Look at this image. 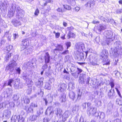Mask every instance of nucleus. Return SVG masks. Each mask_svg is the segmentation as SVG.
Instances as JSON below:
<instances>
[{
	"instance_id": "f257e3e1",
	"label": "nucleus",
	"mask_w": 122,
	"mask_h": 122,
	"mask_svg": "<svg viewBox=\"0 0 122 122\" xmlns=\"http://www.w3.org/2000/svg\"><path fill=\"white\" fill-rule=\"evenodd\" d=\"M108 54L107 51L106 50H103L101 53L100 57L102 60L104 65H108L110 64V61L108 58Z\"/></svg>"
},
{
	"instance_id": "f03ea898",
	"label": "nucleus",
	"mask_w": 122,
	"mask_h": 122,
	"mask_svg": "<svg viewBox=\"0 0 122 122\" xmlns=\"http://www.w3.org/2000/svg\"><path fill=\"white\" fill-rule=\"evenodd\" d=\"M104 34L107 38L106 42L108 45L115 39V34H113V33L110 31H105L104 32Z\"/></svg>"
},
{
	"instance_id": "7ed1b4c3",
	"label": "nucleus",
	"mask_w": 122,
	"mask_h": 122,
	"mask_svg": "<svg viewBox=\"0 0 122 122\" xmlns=\"http://www.w3.org/2000/svg\"><path fill=\"white\" fill-rule=\"evenodd\" d=\"M28 43V41L27 39H24L22 40L20 45L21 51L24 50L27 47V45Z\"/></svg>"
},
{
	"instance_id": "20e7f679",
	"label": "nucleus",
	"mask_w": 122,
	"mask_h": 122,
	"mask_svg": "<svg viewBox=\"0 0 122 122\" xmlns=\"http://www.w3.org/2000/svg\"><path fill=\"white\" fill-rule=\"evenodd\" d=\"M88 61H89L90 62V64L93 66H99V64L97 63V60L96 58L94 57L91 58L89 57L88 58Z\"/></svg>"
},
{
	"instance_id": "39448f33",
	"label": "nucleus",
	"mask_w": 122,
	"mask_h": 122,
	"mask_svg": "<svg viewBox=\"0 0 122 122\" xmlns=\"http://www.w3.org/2000/svg\"><path fill=\"white\" fill-rule=\"evenodd\" d=\"M44 80V78L41 77L39 78L38 80L35 83V85L38 87H42L43 85V81Z\"/></svg>"
},
{
	"instance_id": "423d86ee",
	"label": "nucleus",
	"mask_w": 122,
	"mask_h": 122,
	"mask_svg": "<svg viewBox=\"0 0 122 122\" xmlns=\"http://www.w3.org/2000/svg\"><path fill=\"white\" fill-rule=\"evenodd\" d=\"M16 11L19 16V18H22L24 16V12L19 6H17L16 9Z\"/></svg>"
},
{
	"instance_id": "0eeeda50",
	"label": "nucleus",
	"mask_w": 122,
	"mask_h": 122,
	"mask_svg": "<svg viewBox=\"0 0 122 122\" xmlns=\"http://www.w3.org/2000/svg\"><path fill=\"white\" fill-rule=\"evenodd\" d=\"M87 113L89 115L91 114L94 115L96 117V115L97 114H96V113H97V112H96L97 109L95 108H91L89 110H87Z\"/></svg>"
},
{
	"instance_id": "6e6552de",
	"label": "nucleus",
	"mask_w": 122,
	"mask_h": 122,
	"mask_svg": "<svg viewBox=\"0 0 122 122\" xmlns=\"http://www.w3.org/2000/svg\"><path fill=\"white\" fill-rule=\"evenodd\" d=\"M40 113H41L40 109L39 110V112L37 111V115H33L32 116H30L29 117V119L31 121L36 120L37 119L38 117H39Z\"/></svg>"
},
{
	"instance_id": "1a4fd4ad",
	"label": "nucleus",
	"mask_w": 122,
	"mask_h": 122,
	"mask_svg": "<svg viewBox=\"0 0 122 122\" xmlns=\"http://www.w3.org/2000/svg\"><path fill=\"white\" fill-rule=\"evenodd\" d=\"M33 107V105H30V107L26 105L25 106V110L28 113H33L34 112Z\"/></svg>"
},
{
	"instance_id": "9d476101",
	"label": "nucleus",
	"mask_w": 122,
	"mask_h": 122,
	"mask_svg": "<svg viewBox=\"0 0 122 122\" xmlns=\"http://www.w3.org/2000/svg\"><path fill=\"white\" fill-rule=\"evenodd\" d=\"M70 115V113L69 111H65L62 115V121L64 122L66 121Z\"/></svg>"
},
{
	"instance_id": "9b49d317",
	"label": "nucleus",
	"mask_w": 122,
	"mask_h": 122,
	"mask_svg": "<svg viewBox=\"0 0 122 122\" xmlns=\"http://www.w3.org/2000/svg\"><path fill=\"white\" fill-rule=\"evenodd\" d=\"M67 88V85L64 83L60 84L58 90L59 91L63 92L65 91Z\"/></svg>"
},
{
	"instance_id": "f8f14e48",
	"label": "nucleus",
	"mask_w": 122,
	"mask_h": 122,
	"mask_svg": "<svg viewBox=\"0 0 122 122\" xmlns=\"http://www.w3.org/2000/svg\"><path fill=\"white\" fill-rule=\"evenodd\" d=\"M12 24L15 26L17 27L20 25V21L15 19H13L11 21Z\"/></svg>"
},
{
	"instance_id": "ddd939ff",
	"label": "nucleus",
	"mask_w": 122,
	"mask_h": 122,
	"mask_svg": "<svg viewBox=\"0 0 122 122\" xmlns=\"http://www.w3.org/2000/svg\"><path fill=\"white\" fill-rule=\"evenodd\" d=\"M106 29V25L103 24H100L97 27V29L100 32L102 30H105Z\"/></svg>"
},
{
	"instance_id": "4468645a",
	"label": "nucleus",
	"mask_w": 122,
	"mask_h": 122,
	"mask_svg": "<svg viewBox=\"0 0 122 122\" xmlns=\"http://www.w3.org/2000/svg\"><path fill=\"white\" fill-rule=\"evenodd\" d=\"M85 54L82 53H80L79 54V57L81 60H83L85 59L87 56L88 53V51H86L85 52Z\"/></svg>"
},
{
	"instance_id": "2eb2a0df",
	"label": "nucleus",
	"mask_w": 122,
	"mask_h": 122,
	"mask_svg": "<svg viewBox=\"0 0 122 122\" xmlns=\"http://www.w3.org/2000/svg\"><path fill=\"white\" fill-rule=\"evenodd\" d=\"M95 4V1L94 0H91L85 4L86 7H91L92 6H94Z\"/></svg>"
},
{
	"instance_id": "dca6fc26",
	"label": "nucleus",
	"mask_w": 122,
	"mask_h": 122,
	"mask_svg": "<svg viewBox=\"0 0 122 122\" xmlns=\"http://www.w3.org/2000/svg\"><path fill=\"white\" fill-rule=\"evenodd\" d=\"M110 53L111 56H112V57H117L118 55L116 50H112L111 49L110 50Z\"/></svg>"
},
{
	"instance_id": "f3484780",
	"label": "nucleus",
	"mask_w": 122,
	"mask_h": 122,
	"mask_svg": "<svg viewBox=\"0 0 122 122\" xmlns=\"http://www.w3.org/2000/svg\"><path fill=\"white\" fill-rule=\"evenodd\" d=\"M44 58L45 64H47L49 63L50 61V56L48 52L46 53L44 56Z\"/></svg>"
},
{
	"instance_id": "a211bd4d",
	"label": "nucleus",
	"mask_w": 122,
	"mask_h": 122,
	"mask_svg": "<svg viewBox=\"0 0 122 122\" xmlns=\"http://www.w3.org/2000/svg\"><path fill=\"white\" fill-rule=\"evenodd\" d=\"M9 65L10 67V71L12 72L14 70V68L16 65V64L15 61L13 60L10 61V64Z\"/></svg>"
},
{
	"instance_id": "6ab92c4d",
	"label": "nucleus",
	"mask_w": 122,
	"mask_h": 122,
	"mask_svg": "<svg viewBox=\"0 0 122 122\" xmlns=\"http://www.w3.org/2000/svg\"><path fill=\"white\" fill-rule=\"evenodd\" d=\"M82 92L79 89H78L77 90V97L75 102L79 101L81 99L82 95Z\"/></svg>"
},
{
	"instance_id": "aec40b11",
	"label": "nucleus",
	"mask_w": 122,
	"mask_h": 122,
	"mask_svg": "<svg viewBox=\"0 0 122 122\" xmlns=\"http://www.w3.org/2000/svg\"><path fill=\"white\" fill-rule=\"evenodd\" d=\"M97 115H96V117H99V118L103 119L105 117V115L104 113L102 112H99L96 113Z\"/></svg>"
},
{
	"instance_id": "412c9836",
	"label": "nucleus",
	"mask_w": 122,
	"mask_h": 122,
	"mask_svg": "<svg viewBox=\"0 0 122 122\" xmlns=\"http://www.w3.org/2000/svg\"><path fill=\"white\" fill-rule=\"evenodd\" d=\"M56 48L54 49V52L55 53L56 51H62L63 50V48L62 46L61 45H57V46H56Z\"/></svg>"
},
{
	"instance_id": "4be33fe9",
	"label": "nucleus",
	"mask_w": 122,
	"mask_h": 122,
	"mask_svg": "<svg viewBox=\"0 0 122 122\" xmlns=\"http://www.w3.org/2000/svg\"><path fill=\"white\" fill-rule=\"evenodd\" d=\"M114 96V90L113 89L111 88L108 92V97L110 98H112Z\"/></svg>"
},
{
	"instance_id": "5701e85b",
	"label": "nucleus",
	"mask_w": 122,
	"mask_h": 122,
	"mask_svg": "<svg viewBox=\"0 0 122 122\" xmlns=\"http://www.w3.org/2000/svg\"><path fill=\"white\" fill-rule=\"evenodd\" d=\"M53 107L52 106H49L47 108L46 112V114H47L48 113L50 115L52 113H53Z\"/></svg>"
},
{
	"instance_id": "b1692460",
	"label": "nucleus",
	"mask_w": 122,
	"mask_h": 122,
	"mask_svg": "<svg viewBox=\"0 0 122 122\" xmlns=\"http://www.w3.org/2000/svg\"><path fill=\"white\" fill-rule=\"evenodd\" d=\"M75 93L72 91H70L69 92V96L70 98L72 100L74 101V99L75 97Z\"/></svg>"
},
{
	"instance_id": "393cba45",
	"label": "nucleus",
	"mask_w": 122,
	"mask_h": 122,
	"mask_svg": "<svg viewBox=\"0 0 122 122\" xmlns=\"http://www.w3.org/2000/svg\"><path fill=\"white\" fill-rule=\"evenodd\" d=\"M55 113L58 116L59 115V116H61L62 114V110L59 108H57L55 110Z\"/></svg>"
},
{
	"instance_id": "a878e982",
	"label": "nucleus",
	"mask_w": 122,
	"mask_h": 122,
	"mask_svg": "<svg viewBox=\"0 0 122 122\" xmlns=\"http://www.w3.org/2000/svg\"><path fill=\"white\" fill-rule=\"evenodd\" d=\"M66 98V94L64 93H62L61 95V97L60 98V100L61 102H65Z\"/></svg>"
},
{
	"instance_id": "bb28decb",
	"label": "nucleus",
	"mask_w": 122,
	"mask_h": 122,
	"mask_svg": "<svg viewBox=\"0 0 122 122\" xmlns=\"http://www.w3.org/2000/svg\"><path fill=\"white\" fill-rule=\"evenodd\" d=\"M22 100L24 101V103L25 104H29L30 102V99L27 96H24L23 99H22Z\"/></svg>"
},
{
	"instance_id": "cd10ccee",
	"label": "nucleus",
	"mask_w": 122,
	"mask_h": 122,
	"mask_svg": "<svg viewBox=\"0 0 122 122\" xmlns=\"http://www.w3.org/2000/svg\"><path fill=\"white\" fill-rule=\"evenodd\" d=\"M14 12H13L11 10V9H9L8 11V14L7 16L10 18H11L13 16L15 13Z\"/></svg>"
},
{
	"instance_id": "c85d7f7f",
	"label": "nucleus",
	"mask_w": 122,
	"mask_h": 122,
	"mask_svg": "<svg viewBox=\"0 0 122 122\" xmlns=\"http://www.w3.org/2000/svg\"><path fill=\"white\" fill-rule=\"evenodd\" d=\"M7 5V2L5 1H4L0 5V9L1 10H4L5 9Z\"/></svg>"
},
{
	"instance_id": "c756f323",
	"label": "nucleus",
	"mask_w": 122,
	"mask_h": 122,
	"mask_svg": "<svg viewBox=\"0 0 122 122\" xmlns=\"http://www.w3.org/2000/svg\"><path fill=\"white\" fill-rule=\"evenodd\" d=\"M76 35L74 33L71 32L70 31H69L68 34L67 35V36L68 39L72 37L75 38L76 37Z\"/></svg>"
},
{
	"instance_id": "7c9ffc66",
	"label": "nucleus",
	"mask_w": 122,
	"mask_h": 122,
	"mask_svg": "<svg viewBox=\"0 0 122 122\" xmlns=\"http://www.w3.org/2000/svg\"><path fill=\"white\" fill-rule=\"evenodd\" d=\"M20 115H15L14 116H13L11 118L12 121H13L14 122H15L16 121H18Z\"/></svg>"
},
{
	"instance_id": "2f4dec72",
	"label": "nucleus",
	"mask_w": 122,
	"mask_h": 122,
	"mask_svg": "<svg viewBox=\"0 0 122 122\" xmlns=\"http://www.w3.org/2000/svg\"><path fill=\"white\" fill-rule=\"evenodd\" d=\"M16 8V5L15 4H12L9 9H11L12 11L15 12V9Z\"/></svg>"
},
{
	"instance_id": "473e14b6",
	"label": "nucleus",
	"mask_w": 122,
	"mask_h": 122,
	"mask_svg": "<svg viewBox=\"0 0 122 122\" xmlns=\"http://www.w3.org/2000/svg\"><path fill=\"white\" fill-rule=\"evenodd\" d=\"M14 80L13 79H9L7 81L8 82V86H9L11 87L12 86V85L11 84L14 83Z\"/></svg>"
},
{
	"instance_id": "72a5a7b5",
	"label": "nucleus",
	"mask_w": 122,
	"mask_h": 122,
	"mask_svg": "<svg viewBox=\"0 0 122 122\" xmlns=\"http://www.w3.org/2000/svg\"><path fill=\"white\" fill-rule=\"evenodd\" d=\"M45 88L46 89L48 90H50L51 89V86L49 83L46 82L45 83Z\"/></svg>"
},
{
	"instance_id": "f704fd0d",
	"label": "nucleus",
	"mask_w": 122,
	"mask_h": 122,
	"mask_svg": "<svg viewBox=\"0 0 122 122\" xmlns=\"http://www.w3.org/2000/svg\"><path fill=\"white\" fill-rule=\"evenodd\" d=\"M6 93L7 94V96H10V95L11 96V94L12 93V90L11 88H8V89L6 92Z\"/></svg>"
},
{
	"instance_id": "c9c22d12",
	"label": "nucleus",
	"mask_w": 122,
	"mask_h": 122,
	"mask_svg": "<svg viewBox=\"0 0 122 122\" xmlns=\"http://www.w3.org/2000/svg\"><path fill=\"white\" fill-rule=\"evenodd\" d=\"M26 81L27 83V85L28 87H30L32 86V82L31 80L28 79L26 80Z\"/></svg>"
},
{
	"instance_id": "e433bc0d",
	"label": "nucleus",
	"mask_w": 122,
	"mask_h": 122,
	"mask_svg": "<svg viewBox=\"0 0 122 122\" xmlns=\"http://www.w3.org/2000/svg\"><path fill=\"white\" fill-rule=\"evenodd\" d=\"M76 67L75 65L73 64H71V67H70V72L74 71L76 70Z\"/></svg>"
},
{
	"instance_id": "4c0bfd02",
	"label": "nucleus",
	"mask_w": 122,
	"mask_h": 122,
	"mask_svg": "<svg viewBox=\"0 0 122 122\" xmlns=\"http://www.w3.org/2000/svg\"><path fill=\"white\" fill-rule=\"evenodd\" d=\"M114 80L112 79H111L109 83V85L111 86V88H113L115 86L114 82Z\"/></svg>"
},
{
	"instance_id": "58836bf2",
	"label": "nucleus",
	"mask_w": 122,
	"mask_h": 122,
	"mask_svg": "<svg viewBox=\"0 0 122 122\" xmlns=\"http://www.w3.org/2000/svg\"><path fill=\"white\" fill-rule=\"evenodd\" d=\"M12 53H8L5 56V58L6 59V61H8L10 57L11 54Z\"/></svg>"
},
{
	"instance_id": "ea45409f",
	"label": "nucleus",
	"mask_w": 122,
	"mask_h": 122,
	"mask_svg": "<svg viewBox=\"0 0 122 122\" xmlns=\"http://www.w3.org/2000/svg\"><path fill=\"white\" fill-rule=\"evenodd\" d=\"M18 122H25V118L22 116H20L18 121Z\"/></svg>"
},
{
	"instance_id": "a19ab883",
	"label": "nucleus",
	"mask_w": 122,
	"mask_h": 122,
	"mask_svg": "<svg viewBox=\"0 0 122 122\" xmlns=\"http://www.w3.org/2000/svg\"><path fill=\"white\" fill-rule=\"evenodd\" d=\"M12 99L14 101H16L18 100L19 99V97L17 96V94H14L13 96Z\"/></svg>"
},
{
	"instance_id": "79ce46f5",
	"label": "nucleus",
	"mask_w": 122,
	"mask_h": 122,
	"mask_svg": "<svg viewBox=\"0 0 122 122\" xmlns=\"http://www.w3.org/2000/svg\"><path fill=\"white\" fill-rule=\"evenodd\" d=\"M71 5H75L76 3L75 0H66Z\"/></svg>"
},
{
	"instance_id": "37998d69",
	"label": "nucleus",
	"mask_w": 122,
	"mask_h": 122,
	"mask_svg": "<svg viewBox=\"0 0 122 122\" xmlns=\"http://www.w3.org/2000/svg\"><path fill=\"white\" fill-rule=\"evenodd\" d=\"M98 18L99 19L104 22H107V21L106 19L102 16L99 15L98 17Z\"/></svg>"
},
{
	"instance_id": "c03bdc74",
	"label": "nucleus",
	"mask_w": 122,
	"mask_h": 122,
	"mask_svg": "<svg viewBox=\"0 0 122 122\" xmlns=\"http://www.w3.org/2000/svg\"><path fill=\"white\" fill-rule=\"evenodd\" d=\"M80 46V43H78L76 44V49L77 51H80V47H79Z\"/></svg>"
},
{
	"instance_id": "a18cd8bd",
	"label": "nucleus",
	"mask_w": 122,
	"mask_h": 122,
	"mask_svg": "<svg viewBox=\"0 0 122 122\" xmlns=\"http://www.w3.org/2000/svg\"><path fill=\"white\" fill-rule=\"evenodd\" d=\"M86 74L82 73L81 74L80 76V78L81 79H86Z\"/></svg>"
},
{
	"instance_id": "49530a36",
	"label": "nucleus",
	"mask_w": 122,
	"mask_h": 122,
	"mask_svg": "<svg viewBox=\"0 0 122 122\" xmlns=\"http://www.w3.org/2000/svg\"><path fill=\"white\" fill-rule=\"evenodd\" d=\"M6 111L7 112L6 114H5V116L9 118L11 115V112L10 111L7 110Z\"/></svg>"
},
{
	"instance_id": "de8ad7c7",
	"label": "nucleus",
	"mask_w": 122,
	"mask_h": 122,
	"mask_svg": "<svg viewBox=\"0 0 122 122\" xmlns=\"http://www.w3.org/2000/svg\"><path fill=\"white\" fill-rule=\"evenodd\" d=\"M66 45V49H68L71 45V43L70 42H67L65 43Z\"/></svg>"
},
{
	"instance_id": "09e8293b",
	"label": "nucleus",
	"mask_w": 122,
	"mask_h": 122,
	"mask_svg": "<svg viewBox=\"0 0 122 122\" xmlns=\"http://www.w3.org/2000/svg\"><path fill=\"white\" fill-rule=\"evenodd\" d=\"M31 52V49L30 48H28L25 50V55H28Z\"/></svg>"
},
{
	"instance_id": "8fccbe9b",
	"label": "nucleus",
	"mask_w": 122,
	"mask_h": 122,
	"mask_svg": "<svg viewBox=\"0 0 122 122\" xmlns=\"http://www.w3.org/2000/svg\"><path fill=\"white\" fill-rule=\"evenodd\" d=\"M69 51L67 50H65L64 51L61 52V55H66L69 53Z\"/></svg>"
},
{
	"instance_id": "3c124183",
	"label": "nucleus",
	"mask_w": 122,
	"mask_h": 122,
	"mask_svg": "<svg viewBox=\"0 0 122 122\" xmlns=\"http://www.w3.org/2000/svg\"><path fill=\"white\" fill-rule=\"evenodd\" d=\"M77 70L76 72L77 73V76L78 75H79L80 74L82 71V70L81 69L78 68H77Z\"/></svg>"
},
{
	"instance_id": "603ef678",
	"label": "nucleus",
	"mask_w": 122,
	"mask_h": 122,
	"mask_svg": "<svg viewBox=\"0 0 122 122\" xmlns=\"http://www.w3.org/2000/svg\"><path fill=\"white\" fill-rule=\"evenodd\" d=\"M63 7L65 9L67 10H70L71 9V7L69 5H63Z\"/></svg>"
},
{
	"instance_id": "864d4df0",
	"label": "nucleus",
	"mask_w": 122,
	"mask_h": 122,
	"mask_svg": "<svg viewBox=\"0 0 122 122\" xmlns=\"http://www.w3.org/2000/svg\"><path fill=\"white\" fill-rule=\"evenodd\" d=\"M51 118L49 117H47L45 118L43 120V122H48L49 121H50Z\"/></svg>"
},
{
	"instance_id": "5fc2aeb1",
	"label": "nucleus",
	"mask_w": 122,
	"mask_h": 122,
	"mask_svg": "<svg viewBox=\"0 0 122 122\" xmlns=\"http://www.w3.org/2000/svg\"><path fill=\"white\" fill-rule=\"evenodd\" d=\"M86 104H87V110H89L91 108V106L92 105V104L90 102H88L87 103L86 102Z\"/></svg>"
},
{
	"instance_id": "6e6d98bb",
	"label": "nucleus",
	"mask_w": 122,
	"mask_h": 122,
	"mask_svg": "<svg viewBox=\"0 0 122 122\" xmlns=\"http://www.w3.org/2000/svg\"><path fill=\"white\" fill-rule=\"evenodd\" d=\"M13 48V46L11 45H10L7 47V50L10 51Z\"/></svg>"
},
{
	"instance_id": "4d7b16f0",
	"label": "nucleus",
	"mask_w": 122,
	"mask_h": 122,
	"mask_svg": "<svg viewBox=\"0 0 122 122\" xmlns=\"http://www.w3.org/2000/svg\"><path fill=\"white\" fill-rule=\"evenodd\" d=\"M23 78L25 80H27L28 78V76H27L26 74L25 73H24L23 75Z\"/></svg>"
},
{
	"instance_id": "13d9d810",
	"label": "nucleus",
	"mask_w": 122,
	"mask_h": 122,
	"mask_svg": "<svg viewBox=\"0 0 122 122\" xmlns=\"http://www.w3.org/2000/svg\"><path fill=\"white\" fill-rule=\"evenodd\" d=\"M47 64H45V65H44L42 67V68L44 71L45 69H46L48 67V65Z\"/></svg>"
},
{
	"instance_id": "bf43d9fd",
	"label": "nucleus",
	"mask_w": 122,
	"mask_h": 122,
	"mask_svg": "<svg viewBox=\"0 0 122 122\" xmlns=\"http://www.w3.org/2000/svg\"><path fill=\"white\" fill-rule=\"evenodd\" d=\"M39 92H38V95H40L42 97L43 96V92H42L41 90V89H40L39 90Z\"/></svg>"
},
{
	"instance_id": "052dcab7",
	"label": "nucleus",
	"mask_w": 122,
	"mask_h": 122,
	"mask_svg": "<svg viewBox=\"0 0 122 122\" xmlns=\"http://www.w3.org/2000/svg\"><path fill=\"white\" fill-rule=\"evenodd\" d=\"M116 13L117 14H120L122 12V8L117 9L116 11Z\"/></svg>"
},
{
	"instance_id": "680f3d73",
	"label": "nucleus",
	"mask_w": 122,
	"mask_h": 122,
	"mask_svg": "<svg viewBox=\"0 0 122 122\" xmlns=\"http://www.w3.org/2000/svg\"><path fill=\"white\" fill-rule=\"evenodd\" d=\"M85 80L83 79H81V78H80V80H79L80 83H81L82 84L85 83Z\"/></svg>"
},
{
	"instance_id": "e2e57ef3",
	"label": "nucleus",
	"mask_w": 122,
	"mask_h": 122,
	"mask_svg": "<svg viewBox=\"0 0 122 122\" xmlns=\"http://www.w3.org/2000/svg\"><path fill=\"white\" fill-rule=\"evenodd\" d=\"M74 29V28L72 26L69 27H68L67 28V30L69 31H70L71 32V31H72Z\"/></svg>"
},
{
	"instance_id": "0e129e2a",
	"label": "nucleus",
	"mask_w": 122,
	"mask_h": 122,
	"mask_svg": "<svg viewBox=\"0 0 122 122\" xmlns=\"http://www.w3.org/2000/svg\"><path fill=\"white\" fill-rule=\"evenodd\" d=\"M13 83L14 84V86L15 88V89L17 88L18 87V85L16 83V81H14Z\"/></svg>"
},
{
	"instance_id": "69168bd1",
	"label": "nucleus",
	"mask_w": 122,
	"mask_h": 122,
	"mask_svg": "<svg viewBox=\"0 0 122 122\" xmlns=\"http://www.w3.org/2000/svg\"><path fill=\"white\" fill-rule=\"evenodd\" d=\"M73 9L74 11H75L76 12H77L80 10V8L79 7H75Z\"/></svg>"
},
{
	"instance_id": "338daca9",
	"label": "nucleus",
	"mask_w": 122,
	"mask_h": 122,
	"mask_svg": "<svg viewBox=\"0 0 122 122\" xmlns=\"http://www.w3.org/2000/svg\"><path fill=\"white\" fill-rule=\"evenodd\" d=\"M39 13V10L38 9H37L35 11L34 14L35 15L37 16L38 15Z\"/></svg>"
},
{
	"instance_id": "774afa93",
	"label": "nucleus",
	"mask_w": 122,
	"mask_h": 122,
	"mask_svg": "<svg viewBox=\"0 0 122 122\" xmlns=\"http://www.w3.org/2000/svg\"><path fill=\"white\" fill-rule=\"evenodd\" d=\"M19 74H20V73L21 70L20 68L19 67L17 68L15 70Z\"/></svg>"
}]
</instances>
